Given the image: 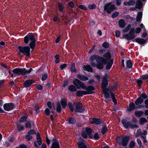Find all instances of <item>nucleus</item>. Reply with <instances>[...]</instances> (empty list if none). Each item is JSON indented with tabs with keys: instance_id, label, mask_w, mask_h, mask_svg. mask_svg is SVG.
Wrapping results in <instances>:
<instances>
[{
	"instance_id": "864d4df0",
	"label": "nucleus",
	"mask_w": 148,
	"mask_h": 148,
	"mask_svg": "<svg viewBox=\"0 0 148 148\" xmlns=\"http://www.w3.org/2000/svg\"><path fill=\"white\" fill-rule=\"evenodd\" d=\"M111 99L114 105H116L117 104V101L115 97V94L111 96Z\"/></svg>"
},
{
	"instance_id": "4468645a",
	"label": "nucleus",
	"mask_w": 148,
	"mask_h": 148,
	"mask_svg": "<svg viewBox=\"0 0 148 148\" xmlns=\"http://www.w3.org/2000/svg\"><path fill=\"white\" fill-rule=\"evenodd\" d=\"M92 121L90 122L91 124H95V125H100L102 124L103 121L101 119L95 117H93L92 118Z\"/></svg>"
},
{
	"instance_id": "8fccbe9b",
	"label": "nucleus",
	"mask_w": 148,
	"mask_h": 148,
	"mask_svg": "<svg viewBox=\"0 0 148 148\" xmlns=\"http://www.w3.org/2000/svg\"><path fill=\"white\" fill-rule=\"evenodd\" d=\"M78 7L83 10L86 11L87 10V8H86L85 6L82 5H80L78 6Z\"/></svg>"
},
{
	"instance_id": "4d7b16f0",
	"label": "nucleus",
	"mask_w": 148,
	"mask_h": 148,
	"mask_svg": "<svg viewBox=\"0 0 148 148\" xmlns=\"http://www.w3.org/2000/svg\"><path fill=\"white\" fill-rule=\"evenodd\" d=\"M119 14V12H115L112 14L111 17L112 18H115L118 16Z\"/></svg>"
},
{
	"instance_id": "a878e982",
	"label": "nucleus",
	"mask_w": 148,
	"mask_h": 148,
	"mask_svg": "<svg viewBox=\"0 0 148 148\" xmlns=\"http://www.w3.org/2000/svg\"><path fill=\"white\" fill-rule=\"evenodd\" d=\"M101 137L99 136L97 133H95L93 136L92 134L90 136L89 139H95V140H98L100 139Z\"/></svg>"
},
{
	"instance_id": "423d86ee",
	"label": "nucleus",
	"mask_w": 148,
	"mask_h": 148,
	"mask_svg": "<svg viewBox=\"0 0 148 148\" xmlns=\"http://www.w3.org/2000/svg\"><path fill=\"white\" fill-rule=\"evenodd\" d=\"M80 84V86L81 88L83 89H85L86 91H85V92L86 95L92 94L95 93V92L94 91L95 90V88L92 86H89L86 87L84 84V83L82 81L79 82Z\"/></svg>"
},
{
	"instance_id": "a19ab883",
	"label": "nucleus",
	"mask_w": 148,
	"mask_h": 148,
	"mask_svg": "<svg viewBox=\"0 0 148 148\" xmlns=\"http://www.w3.org/2000/svg\"><path fill=\"white\" fill-rule=\"evenodd\" d=\"M56 111L59 113L61 112L62 110V108L61 105L59 102H58L57 103Z\"/></svg>"
},
{
	"instance_id": "2eb2a0df",
	"label": "nucleus",
	"mask_w": 148,
	"mask_h": 148,
	"mask_svg": "<svg viewBox=\"0 0 148 148\" xmlns=\"http://www.w3.org/2000/svg\"><path fill=\"white\" fill-rule=\"evenodd\" d=\"M35 82L33 79H28L26 80L24 83V87L26 88H29L32 84Z\"/></svg>"
},
{
	"instance_id": "680f3d73",
	"label": "nucleus",
	"mask_w": 148,
	"mask_h": 148,
	"mask_svg": "<svg viewBox=\"0 0 148 148\" xmlns=\"http://www.w3.org/2000/svg\"><path fill=\"white\" fill-rule=\"evenodd\" d=\"M135 142L133 140H132L130 144V147L131 148H133L135 146Z\"/></svg>"
},
{
	"instance_id": "bb28decb",
	"label": "nucleus",
	"mask_w": 148,
	"mask_h": 148,
	"mask_svg": "<svg viewBox=\"0 0 148 148\" xmlns=\"http://www.w3.org/2000/svg\"><path fill=\"white\" fill-rule=\"evenodd\" d=\"M28 117V116L27 115H23L21 118L19 119V123H22L26 122L27 121Z\"/></svg>"
},
{
	"instance_id": "de8ad7c7",
	"label": "nucleus",
	"mask_w": 148,
	"mask_h": 148,
	"mask_svg": "<svg viewBox=\"0 0 148 148\" xmlns=\"http://www.w3.org/2000/svg\"><path fill=\"white\" fill-rule=\"evenodd\" d=\"M136 83L137 84L138 86L139 87L141 88L142 84H143V82L142 80L141 79H137L136 81Z\"/></svg>"
},
{
	"instance_id": "0e129e2a",
	"label": "nucleus",
	"mask_w": 148,
	"mask_h": 148,
	"mask_svg": "<svg viewBox=\"0 0 148 148\" xmlns=\"http://www.w3.org/2000/svg\"><path fill=\"white\" fill-rule=\"evenodd\" d=\"M28 134L29 135L35 134L36 132L35 130H29L28 131Z\"/></svg>"
},
{
	"instance_id": "13d9d810",
	"label": "nucleus",
	"mask_w": 148,
	"mask_h": 148,
	"mask_svg": "<svg viewBox=\"0 0 148 148\" xmlns=\"http://www.w3.org/2000/svg\"><path fill=\"white\" fill-rule=\"evenodd\" d=\"M18 130H24V126L19 123L17 125Z\"/></svg>"
},
{
	"instance_id": "412c9836",
	"label": "nucleus",
	"mask_w": 148,
	"mask_h": 148,
	"mask_svg": "<svg viewBox=\"0 0 148 148\" xmlns=\"http://www.w3.org/2000/svg\"><path fill=\"white\" fill-rule=\"evenodd\" d=\"M58 7L59 10L60 12H62L63 14L62 16L63 17L64 16V13L65 11L64 10V6L63 5V4L62 3H61L60 2H58Z\"/></svg>"
},
{
	"instance_id": "7c9ffc66",
	"label": "nucleus",
	"mask_w": 148,
	"mask_h": 148,
	"mask_svg": "<svg viewBox=\"0 0 148 148\" xmlns=\"http://www.w3.org/2000/svg\"><path fill=\"white\" fill-rule=\"evenodd\" d=\"M143 3L140 0H137L136 4V8L138 9H140L143 6Z\"/></svg>"
},
{
	"instance_id": "dca6fc26",
	"label": "nucleus",
	"mask_w": 148,
	"mask_h": 148,
	"mask_svg": "<svg viewBox=\"0 0 148 148\" xmlns=\"http://www.w3.org/2000/svg\"><path fill=\"white\" fill-rule=\"evenodd\" d=\"M53 142L51 148H60L59 142L56 138H53Z\"/></svg>"
},
{
	"instance_id": "c9c22d12",
	"label": "nucleus",
	"mask_w": 148,
	"mask_h": 148,
	"mask_svg": "<svg viewBox=\"0 0 148 148\" xmlns=\"http://www.w3.org/2000/svg\"><path fill=\"white\" fill-rule=\"evenodd\" d=\"M143 15V13L141 12H139L136 17V21L137 22H140L142 19Z\"/></svg>"
},
{
	"instance_id": "1a4fd4ad",
	"label": "nucleus",
	"mask_w": 148,
	"mask_h": 148,
	"mask_svg": "<svg viewBox=\"0 0 148 148\" xmlns=\"http://www.w3.org/2000/svg\"><path fill=\"white\" fill-rule=\"evenodd\" d=\"M135 29L133 27L132 28L129 32V34H125L123 36L124 38L127 39L128 40H130L134 39L135 36L134 35Z\"/></svg>"
},
{
	"instance_id": "393cba45",
	"label": "nucleus",
	"mask_w": 148,
	"mask_h": 148,
	"mask_svg": "<svg viewBox=\"0 0 148 148\" xmlns=\"http://www.w3.org/2000/svg\"><path fill=\"white\" fill-rule=\"evenodd\" d=\"M83 70L84 71H87L88 72H90L91 73L93 72L92 68L89 65H84L82 67Z\"/></svg>"
},
{
	"instance_id": "774afa93",
	"label": "nucleus",
	"mask_w": 148,
	"mask_h": 148,
	"mask_svg": "<svg viewBox=\"0 0 148 148\" xmlns=\"http://www.w3.org/2000/svg\"><path fill=\"white\" fill-rule=\"evenodd\" d=\"M141 31V29L140 27H138L136 29L135 32L136 34L139 33Z\"/></svg>"
},
{
	"instance_id": "2f4dec72",
	"label": "nucleus",
	"mask_w": 148,
	"mask_h": 148,
	"mask_svg": "<svg viewBox=\"0 0 148 148\" xmlns=\"http://www.w3.org/2000/svg\"><path fill=\"white\" fill-rule=\"evenodd\" d=\"M108 81L102 80L101 85V87L102 89L105 88L106 87H107L108 86Z\"/></svg>"
},
{
	"instance_id": "a211bd4d",
	"label": "nucleus",
	"mask_w": 148,
	"mask_h": 148,
	"mask_svg": "<svg viewBox=\"0 0 148 148\" xmlns=\"http://www.w3.org/2000/svg\"><path fill=\"white\" fill-rule=\"evenodd\" d=\"M77 77L81 81H86L88 79V78L84 75L78 74L77 75Z\"/></svg>"
},
{
	"instance_id": "a18cd8bd",
	"label": "nucleus",
	"mask_w": 148,
	"mask_h": 148,
	"mask_svg": "<svg viewBox=\"0 0 148 148\" xmlns=\"http://www.w3.org/2000/svg\"><path fill=\"white\" fill-rule=\"evenodd\" d=\"M48 77L47 73H45L43 74L41 77V80L42 81H44L46 80Z\"/></svg>"
},
{
	"instance_id": "338daca9",
	"label": "nucleus",
	"mask_w": 148,
	"mask_h": 148,
	"mask_svg": "<svg viewBox=\"0 0 148 148\" xmlns=\"http://www.w3.org/2000/svg\"><path fill=\"white\" fill-rule=\"evenodd\" d=\"M26 138L28 141H30L32 139V137L29 134L26 136Z\"/></svg>"
},
{
	"instance_id": "f8f14e48",
	"label": "nucleus",
	"mask_w": 148,
	"mask_h": 148,
	"mask_svg": "<svg viewBox=\"0 0 148 148\" xmlns=\"http://www.w3.org/2000/svg\"><path fill=\"white\" fill-rule=\"evenodd\" d=\"M93 131V130H83L82 132V136L85 139H86L88 136L89 138L90 136L91 135Z\"/></svg>"
},
{
	"instance_id": "aec40b11",
	"label": "nucleus",
	"mask_w": 148,
	"mask_h": 148,
	"mask_svg": "<svg viewBox=\"0 0 148 148\" xmlns=\"http://www.w3.org/2000/svg\"><path fill=\"white\" fill-rule=\"evenodd\" d=\"M34 125V122L32 121H27L25 123V128L28 129H31L32 127Z\"/></svg>"
},
{
	"instance_id": "49530a36",
	"label": "nucleus",
	"mask_w": 148,
	"mask_h": 148,
	"mask_svg": "<svg viewBox=\"0 0 148 148\" xmlns=\"http://www.w3.org/2000/svg\"><path fill=\"white\" fill-rule=\"evenodd\" d=\"M140 97L142 98L143 99H147L148 96L146 94L145 92H144L142 93L140 95Z\"/></svg>"
},
{
	"instance_id": "7ed1b4c3",
	"label": "nucleus",
	"mask_w": 148,
	"mask_h": 148,
	"mask_svg": "<svg viewBox=\"0 0 148 148\" xmlns=\"http://www.w3.org/2000/svg\"><path fill=\"white\" fill-rule=\"evenodd\" d=\"M132 122L128 121L124 119H123L121 120L122 124L126 129H128L129 128L133 129L137 128L139 127L136 124L137 122V120L136 118H132Z\"/></svg>"
},
{
	"instance_id": "4be33fe9",
	"label": "nucleus",
	"mask_w": 148,
	"mask_h": 148,
	"mask_svg": "<svg viewBox=\"0 0 148 148\" xmlns=\"http://www.w3.org/2000/svg\"><path fill=\"white\" fill-rule=\"evenodd\" d=\"M135 40H133V42H136L140 45H144L146 43L145 40L143 38H137L135 39Z\"/></svg>"
},
{
	"instance_id": "4c0bfd02",
	"label": "nucleus",
	"mask_w": 148,
	"mask_h": 148,
	"mask_svg": "<svg viewBox=\"0 0 148 148\" xmlns=\"http://www.w3.org/2000/svg\"><path fill=\"white\" fill-rule=\"evenodd\" d=\"M70 70L71 72L76 73L77 71L75 68V64L74 62L72 63L70 68Z\"/></svg>"
},
{
	"instance_id": "79ce46f5",
	"label": "nucleus",
	"mask_w": 148,
	"mask_h": 148,
	"mask_svg": "<svg viewBox=\"0 0 148 148\" xmlns=\"http://www.w3.org/2000/svg\"><path fill=\"white\" fill-rule=\"evenodd\" d=\"M147 120L145 118H141L139 120V123L141 125H143L144 123L147 122Z\"/></svg>"
},
{
	"instance_id": "ea45409f",
	"label": "nucleus",
	"mask_w": 148,
	"mask_h": 148,
	"mask_svg": "<svg viewBox=\"0 0 148 148\" xmlns=\"http://www.w3.org/2000/svg\"><path fill=\"white\" fill-rule=\"evenodd\" d=\"M133 63H132L131 60H127L126 62V66L127 67L130 69L132 67Z\"/></svg>"
},
{
	"instance_id": "6ab92c4d",
	"label": "nucleus",
	"mask_w": 148,
	"mask_h": 148,
	"mask_svg": "<svg viewBox=\"0 0 148 148\" xmlns=\"http://www.w3.org/2000/svg\"><path fill=\"white\" fill-rule=\"evenodd\" d=\"M129 139V138L128 136H126L123 137L121 140L122 145L124 147L127 146Z\"/></svg>"
},
{
	"instance_id": "0eeeda50",
	"label": "nucleus",
	"mask_w": 148,
	"mask_h": 148,
	"mask_svg": "<svg viewBox=\"0 0 148 148\" xmlns=\"http://www.w3.org/2000/svg\"><path fill=\"white\" fill-rule=\"evenodd\" d=\"M115 9L114 4H112L111 3H106L104 6V10L108 14H110Z\"/></svg>"
},
{
	"instance_id": "ddd939ff",
	"label": "nucleus",
	"mask_w": 148,
	"mask_h": 148,
	"mask_svg": "<svg viewBox=\"0 0 148 148\" xmlns=\"http://www.w3.org/2000/svg\"><path fill=\"white\" fill-rule=\"evenodd\" d=\"M103 57L99 56L95 54H93L90 56L89 58V60L90 61H93L96 60L97 62L98 61L101 62L102 59Z\"/></svg>"
},
{
	"instance_id": "6e6552de",
	"label": "nucleus",
	"mask_w": 148,
	"mask_h": 148,
	"mask_svg": "<svg viewBox=\"0 0 148 148\" xmlns=\"http://www.w3.org/2000/svg\"><path fill=\"white\" fill-rule=\"evenodd\" d=\"M102 90L103 92L104 97L106 99H109L110 98V94L111 97L114 95V94L111 91L109 86L108 87V88L106 87L102 89Z\"/></svg>"
},
{
	"instance_id": "5701e85b",
	"label": "nucleus",
	"mask_w": 148,
	"mask_h": 148,
	"mask_svg": "<svg viewBox=\"0 0 148 148\" xmlns=\"http://www.w3.org/2000/svg\"><path fill=\"white\" fill-rule=\"evenodd\" d=\"M143 101L144 100L140 97H139L135 100L134 103L137 106H138L141 105V104L143 102Z\"/></svg>"
},
{
	"instance_id": "5fc2aeb1",
	"label": "nucleus",
	"mask_w": 148,
	"mask_h": 148,
	"mask_svg": "<svg viewBox=\"0 0 148 148\" xmlns=\"http://www.w3.org/2000/svg\"><path fill=\"white\" fill-rule=\"evenodd\" d=\"M96 7V6L95 4H93L92 5H88V8L90 10L95 9Z\"/></svg>"
},
{
	"instance_id": "9b49d317",
	"label": "nucleus",
	"mask_w": 148,
	"mask_h": 148,
	"mask_svg": "<svg viewBox=\"0 0 148 148\" xmlns=\"http://www.w3.org/2000/svg\"><path fill=\"white\" fill-rule=\"evenodd\" d=\"M14 105L12 102L5 103L3 106L4 109L7 111H9L14 109Z\"/></svg>"
},
{
	"instance_id": "69168bd1",
	"label": "nucleus",
	"mask_w": 148,
	"mask_h": 148,
	"mask_svg": "<svg viewBox=\"0 0 148 148\" xmlns=\"http://www.w3.org/2000/svg\"><path fill=\"white\" fill-rule=\"evenodd\" d=\"M102 124L103 127L101 130H107V128L106 123L103 122Z\"/></svg>"
},
{
	"instance_id": "b1692460",
	"label": "nucleus",
	"mask_w": 148,
	"mask_h": 148,
	"mask_svg": "<svg viewBox=\"0 0 148 148\" xmlns=\"http://www.w3.org/2000/svg\"><path fill=\"white\" fill-rule=\"evenodd\" d=\"M67 121L68 123L72 125H74L76 123L75 118L73 117H70L68 118Z\"/></svg>"
},
{
	"instance_id": "58836bf2",
	"label": "nucleus",
	"mask_w": 148,
	"mask_h": 148,
	"mask_svg": "<svg viewBox=\"0 0 148 148\" xmlns=\"http://www.w3.org/2000/svg\"><path fill=\"white\" fill-rule=\"evenodd\" d=\"M144 114V112L142 111H135V114L137 116L140 117Z\"/></svg>"
},
{
	"instance_id": "f704fd0d",
	"label": "nucleus",
	"mask_w": 148,
	"mask_h": 148,
	"mask_svg": "<svg viewBox=\"0 0 148 148\" xmlns=\"http://www.w3.org/2000/svg\"><path fill=\"white\" fill-rule=\"evenodd\" d=\"M85 91L78 90L76 92V95L77 96L79 97H82L83 95H86L85 92Z\"/></svg>"
},
{
	"instance_id": "72a5a7b5",
	"label": "nucleus",
	"mask_w": 148,
	"mask_h": 148,
	"mask_svg": "<svg viewBox=\"0 0 148 148\" xmlns=\"http://www.w3.org/2000/svg\"><path fill=\"white\" fill-rule=\"evenodd\" d=\"M119 25L121 28H124L125 25V22L123 19H121L119 21Z\"/></svg>"
},
{
	"instance_id": "20e7f679",
	"label": "nucleus",
	"mask_w": 148,
	"mask_h": 148,
	"mask_svg": "<svg viewBox=\"0 0 148 148\" xmlns=\"http://www.w3.org/2000/svg\"><path fill=\"white\" fill-rule=\"evenodd\" d=\"M32 70V68H30L28 71L25 68H16L13 70L12 72L16 75L24 76L28 75Z\"/></svg>"
},
{
	"instance_id": "052dcab7",
	"label": "nucleus",
	"mask_w": 148,
	"mask_h": 148,
	"mask_svg": "<svg viewBox=\"0 0 148 148\" xmlns=\"http://www.w3.org/2000/svg\"><path fill=\"white\" fill-rule=\"evenodd\" d=\"M67 67V64L64 63L60 65V68L61 69V70H63L65 68Z\"/></svg>"
},
{
	"instance_id": "f3484780",
	"label": "nucleus",
	"mask_w": 148,
	"mask_h": 148,
	"mask_svg": "<svg viewBox=\"0 0 148 148\" xmlns=\"http://www.w3.org/2000/svg\"><path fill=\"white\" fill-rule=\"evenodd\" d=\"M135 109H137L135 104L133 102H130L129 103L128 108L126 109L127 112H131Z\"/></svg>"
},
{
	"instance_id": "473e14b6",
	"label": "nucleus",
	"mask_w": 148,
	"mask_h": 148,
	"mask_svg": "<svg viewBox=\"0 0 148 148\" xmlns=\"http://www.w3.org/2000/svg\"><path fill=\"white\" fill-rule=\"evenodd\" d=\"M78 148H87V146L83 141L79 142L78 144Z\"/></svg>"
},
{
	"instance_id": "f257e3e1",
	"label": "nucleus",
	"mask_w": 148,
	"mask_h": 148,
	"mask_svg": "<svg viewBox=\"0 0 148 148\" xmlns=\"http://www.w3.org/2000/svg\"><path fill=\"white\" fill-rule=\"evenodd\" d=\"M24 42L25 44L29 42V40L31 41L29 46L23 47L19 46L18 47L19 51L23 53L27 58H29L31 56L30 49H34L36 46V40L35 39V37L33 33L28 34L24 38Z\"/></svg>"
},
{
	"instance_id": "c03bdc74",
	"label": "nucleus",
	"mask_w": 148,
	"mask_h": 148,
	"mask_svg": "<svg viewBox=\"0 0 148 148\" xmlns=\"http://www.w3.org/2000/svg\"><path fill=\"white\" fill-rule=\"evenodd\" d=\"M102 47L106 49H108L109 46V43L107 42H104L102 44Z\"/></svg>"
},
{
	"instance_id": "39448f33",
	"label": "nucleus",
	"mask_w": 148,
	"mask_h": 148,
	"mask_svg": "<svg viewBox=\"0 0 148 148\" xmlns=\"http://www.w3.org/2000/svg\"><path fill=\"white\" fill-rule=\"evenodd\" d=\"M81 81L79 79L76 78H74L73 83V85H70L68 87V90L71 92H75L77 91V89H80L81 88L80 86L79 82Z\"/></svg>"
},
{
	"instance_id": "603ef678",
	"label": "nucleus",
	"mask_w": 148,
	"mask_h": 148,
	"mask_svg": "<svg viewBox=\"0 0 148 148\" xmlns=\"http://www.w3.org/2000/svg\"><path fill=\"white\" fill-rule=\"evenodd\" d=\"M44 112L46 116H49V115L50 114V111L49 108H46L44 110Z\"/></svg>"
},
{
	"instance_id": "bf43d9fd",
	"label": "nucleus",
	"mask_w": 148,
	"mask_h": 148,
	"mask_svg": "<svg viewBox=\"0 0 148 148\" xmlns=\"http://www.w3.org/2000/svg\"><path fill=\"white\" fill-rule=\"evenodd\" d=\"M41 108V107H40L38 106L37 105L36 106L35 108V110L36 112V114H38L39 112V109Z\"/></svg>"
},
{
	"instance_id": "37998d69",
	"label": "nucleus",
	"mask_w": 148,
	"mask_h": 148,
	"mask_svg": "<svg viewBox=\"0 0 148 148\" xmlns=\"http://www.w3.org/2000/svg\"><path fill=\"white\" fill-rule=\"evenodd\" d=\"M60 103L62 106L67 105H68L66 100L65 99L62 98L60 100Z\"/></svg>"
},
{
	"instance_id": "e2e57ef3",
	"label": "nucleus",
	"mask_w": 148,
	"mask_h": 148,
	"mask_svg": "<svg viewBox=\"0 0 148 148\" xmlns=\"http://www.w3.org/2000/svg\"><path fill=\"white\" fill-rule=\"evenodd\" d=\"M68 5L71 8H73L74 7V4L73 2L72 1H70L68 3Z\"/></svg>"
},
{
	"instance_id": "09e8293b",
	"label": "nucleus",
	"mask_w": 148,
	"mask_h": 148,
	"mask_svg": "<svg viewBox=\"0 0 148 148\" xmlns=\"http://www.w3.org/2000/svg\"><path fill=\"white\" fill-rule=\"evenodd\" d=\"M131 27V25L130 24H129L125 29H123V32H127L130 29Z\"/></svg>"
},
{
	"instance_id": "e433bc0d",
	"label": "nucleus",
	"mask_w": 148,
	"mask_h": 148,
	"mask_svg": "<svg viewBox=\"0 0 148 148\" xmlns=\"http://www.w3.org/2000/svg\"><path fill=\"white\" fill-rule=\"evenodd\" d=\"M100 61H98V63L97 64L96 68L99 69L101 70L104 68V64L101 62H99Z\"/></svg>"
},
{
	"instance_id": "cd10ccee",
	"label": "nucleus",
	"mask_w": 148,
	"mask_h": 148,
	"mask_svg": "<svg viewBox=\"0 0 148 148\" xmlns=\"http://www.w3.org/2000/svg\"><path fill=\"white\" fill-rule=\"evenodd\" d=\"M135 3V0H130L128 1H125L124 2L123 4L124 5L130 6L133 5Z\"/></svg>"
},
{
	"instance_id": "f03ea898",
	"label": "nucleus",
	"mask_w": 148,
	"mask_h": 148,
	"mask_svg": "<svg viewBox=\"0 0 148 148\" xmlns=\"http://www.w3.org/2000/svg\"><path fill=\"white\" fill-rule=\"evenodd\" d=\"M68 105L71 111L73 112L74 111L75 112L83 113L86 110V107L82 105V103L80 102H77L75 105V108L74 109V106L72 103L68 102Z\"/></svg>"
},
{
	"instance_id": "9d476101",
	"label": "nucleus",
	"mask_w": 148,
	"mask_h": 148,
	"mask_svg": "<svg viewBox=\"0 0 148 148\" xmlns=\"http://www.w3.org/2000/svg\"><path fill=\"white\" fill-rule=\"evenodd\" d=\"M101 62L103 63L104 65L106 64V69L108 70L110 69L112 67L113 64L114 60L113 59H111L109 60H106V59L103 58Z\"/></svg>"
},
{
	"instance_id": "c85d7f7f",
	"label": "nucleus",
	"mask_w": 148,
	"mask_h": 148,
	"mask_svg": "<svg viewBox=\"0 0 148 148\" xmlns=\"http://www.w3.org/2000/svg\"><path fill=\"white\" fill-rule=\"evenodd\" d=\"M144 103L145 105H141L139 106H136V108L140 109L145 107L146 108H148V99H146L144 101Z\"/></svg>"
},
{
	"instance_id": "6e6d98bb",
	"label": "nucleus",
	"mask_w": 148,
	"mask_h": 148,
	"mask_svg": "<svg viewBox=\"0 0 148 148\" xmlns=\"http://www.w3.org/2000/svg\"><path fill=\"white\" fill-rule=\"evenodd\" d=\"M109 77V74L107 73H105L103 76V78L102 80L108 81V79Z\"/></svg>"
},
{
	"instance_id": "3c124183",
	"label": "nucleus",
	"mask_w": 148,
	"mask_h": 148,
	"mask_svg": "<svg viewBox=\"0 0 148 148\" xmlns=\"http://www.w3.org/2000/svg\"><path fill=\"white\" fill-rule=\"evenodd\" d=\"M140 78L142 80H145L148 79V74H145L141 76Z\"/></svg>"
},
{
	"instance_id": "c756f323",
	"label": "nucleus",
	"mask_w": 148,
	"mask_h": 148,
	"mask_svg": "<svg viewBox=\"0 0 148 148\" xmlns=\"http://www.w3.org/2000/svg\"><path fill=\"white\" fill-rule=\"evenodd\" d=\"M103 58H104V59H106V60H109L111 59V55L110 52H108L104 54L103 55Z\"/></svg>"
}]
</instances>
